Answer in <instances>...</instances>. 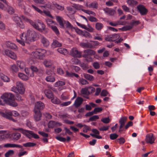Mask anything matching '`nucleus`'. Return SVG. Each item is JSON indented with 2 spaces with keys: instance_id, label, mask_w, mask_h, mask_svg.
I'll use <instances>...</instances> for the list:
<instances>
[{
  "instance_id": "obj_5",
  "label": "nucleus",
  "mask_w": 157,
  "mask_h": 157,
  "mask_svg": "<svg viewBox=\"0 0 157 157\" xmlns=\"http://www.w3.org/2000/svg\"><path fill=\"white\" fill-rule=\"evenodd\" d=\"M16 86H14L11 88V91L17 94H23L25 89L23 84L21 82L18 81L16 82Z\"/></svg>"
},
{
  "instance_id": "obj_27",
  "label": "nucleus",
  "mask_w": 157,
  "mask_h": 157,
  "mask_svg": "<svg viewBox=\"0 0 157 157\" xmlns=\"http://www.w3.org/2000/svg\"><path fill=\"white\" fill-rule=\"evenodd\" d=\"M127 119V117H121L119 121V123L120 124V128H122L124 126Z\"/></svg>"
},
{
  "instance_id": "obj_15",
  "label": "nucleus",
  "mask_w": 157,
  "mask_h": 157,
  "mask_svg": "<svg viewBox=\"0 0 157 157\" xmlns=\"http://www.w3.org/2000/svg\"><path fill=\"white\" fill-rule=\"evenodd\" d=\"M44 103L41 101H38L36 102L35 104V105L34 109V110L40 111L43 109L44 108Z\"/></svg>"
},
{
  "instance_id": "obj_6",
  "label": "nucleus",
  "mask_w": 157,
  "mask_h": 157,
  "mask_svg": "<svg viewBox=\"0 0 157 157\" xmlns=\"http://www.w3.org/2000/svg\"><path fill=\"white\" fill-rule=\"evenodd\" d=\"M95 54V52L94 51L87 49L84 50L83 54L82 56L85 58L87 61L90 62L92 60L91 56L94 55Z\"/></svg>"
},
{
  "instance_id": "obj_63",
  "label": "nucleus",
  "mask_w": 157,
  "mask_h": 157,
  "mask_svg": "<svg viewBox=\"0 0 157 157\" xmlns=\"http://www.w3.org/2000/svg\"><path fill=\"white\" fill-rule=\"evenodd\" d=\"M97 35L98 36H95L94 37V39L95 40H102V36L99 34H97Z\"/></svg>"
},
{
  "instance_id": "obj_58",
  "label": "nucleus",
  "mask_w": 157,
  "mask_h": 157,
  "mask_svg": "<svg viewBox=\"0 0 157 157\" xmlns=\"http://www.w3.org/2000/svg\"><path fill=\"white\" fill-rule=\"evenodd\" d=\"M99 117L98 115H94L91 117L89 119V120L90 121H95L96 120L98 119Z\"/></svg>"
},
{
  "instance_id": "obj_37",
  "label": "nucleus",
  "mask_w": 157,
  "mask_h": 157,
  "mask_svg": "<svg viewBox=\"0 0 157 157\" xmlns=\"http://www.w3.org/2000/svg\"><path fill=\"white\" fill-rule=\"evenodd\" d=\"M46 80L48 82H53L55 80V78L52 75H48L45 78Z\"/></svg>"
},
{
  "instance_id": "obj_39",
  "label": "nucleus",
  "mask_w": 157,
  "mask_h": 157,
  "mask_svg": "<svg viewBox=\"0 0 157 157\" xmlns=\"http://www.w3.org/2000/svg\"><path fill=\"white\" fill-rule=\"evenodd\" d=\"M104 27L102 24L100 22H97L95 24V28L98 30H101Z\"/></svg>"
},
{
  "instance_id": "obj_10",
  "label": "nucleus",
  "mask_w": 157,
  "mask_h": 157,
  "mask_svg": "<svg viewBox=\"0 0 157 157\" xmlns=\"http://www.w3.org/2000/svg\"><path fill=\"white\" fill-rule=\"evenodd\" d=\"M81 54V52L79 51L76 48H72L70 51L71 55L73 57L81 58L82 57Z\"/></svg>"
},
{
  "instance_id": "obj_54",
  "label": "nucleus",
  "mask_w": 157,
  "mask_h": 157,
  "mask_svg": "<svg viewBox=\"0 0 157 157\" xmlns=\"http://www.w3.org/2000/svg\"><path fill=\"white\" fill-rule=\"evenodd\" d=\"M8 9H7V12L8 13L10 14H12L14 13V10L13 8V7L7 4V5Z\"/></svg>"
},
{
  "instance_id": "obj_64",
  "label": "nucleus",
  "mask_w": 157,
  "mask_h": 157,
  "mask_svg": "<svg viewBox=\"0 0 157 157\" xmlns=\"http://www.w3.org/2000/svg\"><path fill=\"white\" fill-rule=\"evenodd\" d=\"M34 2L36 4H45L44 0H33Z\"/></svg>"
},
{
  "instance_id": "obj_53",
  "label": "nucleus",
  "mask_w": 157,
  "mask_h": 157,
  "mask_svg": "<svg viewBox=\"0 0 157 157\" xmlns=\"http://www.w3.org/2000/svg\"><path fill=\"white\" fill-rule=\"evenodd\" d=\"M116 142H119L120 144H123L125 142V140L123 137H121L115 140Z\"/></svg>"
},
{
  "instance_id": "obj_25",
  "label": "nucleus",
  "mask_w": 157,
  "mask_h": 157,
  "mask_svg": "<svg viewBox=\"0 0 157 157\" xmlns=\"http://www.w3.org/2000/svg\"><path fill=\"white\" fill-rule=\"evenodd\" d=\"M21 137V134L19 133L14 132L11 135L12 139L14 140H18Z\"/></svg>"
},
{
  "instance_id": "obj_29",
  "label": "nucleus",
  "mask_w": 157,
  "mask_h": 157,
  "mask_svg": "<svg viewBox=\"0 0 157 157\" xmlns=\"http://www.w3.org/2000/svg\"><path fill=\"white\" fill-rule=\"evenodd\" d=\"M43 64L46 67H50L53 64V62L50 60L45 59L43 62Z\"/></svg>"
},
{
  "instance_id": "obj_48",
  "label": "nucleus",
  "mask_w": 157,
  "mask_h": 157,
  "mask_svg": "<svg viewBox=\"0 0 157 157\" xmlns=\"http://www.w3.org/2000/svg\"><path fill=\"white\" fill-rule=\"evenodd\" d=\"M51 102L55 104H59L61 103V101L58 98L55 97L51 99Z\"/></svg>"
},
{
  "instance_id": "obj_14",
  "label": "nucleus",
  "mask_w": 157,
  "mask_h": 157,
  "mask_svg": "<svg viewBox=\"0 0 157 157\" xmlns=\"http://www.w3.org/2000/svg\"><path fill=\"white\" fill-rule=\"evenodd\" d=\"M4 53L5 55L12 59L16 60L17 59V56L16 54L11 50L8 49L5 50L4 51Z\"/></svg>"
},
{
  "instance_id": "obj_4",
  "label": "nucleus",
  "mask_w": 157,
  "mask_h": 157,
  "mask_svg": "<svg viewBox=\"0 0 157 157\" xmlns=\"http://www.w3.org/2000/svg\"><path fill=\"white\" fill-rule=\"evenodd\" d=\"M14 130L18 131L21 132L29 139L33 137L35 139L39 138V137L37 134L35 133L33 131L24 129L21 128H15Z\"/></svg>"
},
{
  "instance_id": "obj_12",
  "label": "nucleus",
  "mask_w": 157,
  "mask_h": 157,
  "mask_svg": "<svg viewBox=\"0 0 157 157\" xmlns=\"http://www.w3.org/2000/svg\"><path fill=\"white\" fill-rule=\"evenodd\" d=\"M35 28L40 32H43L45 30V26L43 22L38 20V24H36Z\"/></svg>"
},
{
  "instance_id": "obj_43",
  "label": "nucleus",
  "mask_w": 157,
  "mask_h": 157,
  "mask_svg": "<svg viewBox=\"0 0 157 157\" xmlns=\"http://www.w3.org/2000/svg\"><path fill=\"white\" fill-rule=\"evenodd\" d=\"M6 104L13 107H16L17 105V103L13 100L7 101Z\"/></svg>"
},
{
  "instance_id": "obj_13",
  "label": "nucleus",
  "mask_w": 157,
  "mask_h": 157,
  "mask_svg": "<svg viewBox=\"0 0 157 157\" xmlns=\"http://www.w3.org/2000/svg\"><path fill=\"white\" fill-rule=\"evenodd\" d=\"M155 139L153 134L150 133L146 135L145 141L147 143L152 144L154 143Z\"/></svg>"
},
{
  "instance_id": "obj_2",
  "label": "nucleus",
  "mask_w": 157,
  "mask_h": 157,
  "mask_svg": "<svg viewBox=\"0 0 157 157\" xmlns=\"http://www.w3.org/2000/svg\"><path fill=\"white\" fill-rule=\"evenodd\" d=\"M46 52L45 50L40 49L32 52L29 55L30 57L32 59L42 60L45 57L44 54Z\"/></svg>"
},
{
  "instance_id": "obj_20",
  "label": "nucleus",
  "mask_w": 157,
  "mask_h": 157,
  "mask_svg": "<svg viewBox=\"0 0 157 157\" xmlns=\"http://www.w3.org/2000/svg\"><path fill=\"white\" fill-rule=\"evenodd\" d=\"M40 42L43 46L44 47H48L50 44V42L48 40L43 36L40 37Z\"/></svg>"
},
{
  "instance_id": "obj_61",
  "label": "nucleus",
  "mask_w": 157,
  "mask_h": 157,
  "mask_svg": "<svg viewBox=\"0 0 157 157\" xmlns=\"http://www.w3.org/2000/svg\"><path fill=\"white\" fill-rule=\"evenodd\" d=\"M102 110L101 108L96 107L94 108L93 110L94 114H97L98 113L101 112Z\"/></svg>"
},
{
  "instance_id": "obj_34",
  "label": "nucleus",
  "mask_w": 157,
  "mask_h": 157,
  "mask_svg": "<svg viewBox=\"0 0 157 157\" xmlns=\"http://www.w3.org/2000/svg\"><path fill=\"white\" fill-rule=\"evenodd\" d=\"M88 89V87L82 88L81 91V94L86 95H89L90 94V92L89 91Z\"/></svg>"
},
{
  "instance_id": "obj_17",
  "label": "nucleus",
  "mask_w": 157,
  "mask_h": 157,
  "mask_svg": "<svg viewBox=\"0 0 157 157\" xmlns=\"http://www.w3.org/2000/svg\"><path fill=\"white\" fill-rule=\"evenodd\" d=\"M120 36L118 34H115L113 35H110L107 36L105 38V40L109 41H115L119 38Z\"/></svg>"
},
{
  "instance_id": "obj_11",
  "label": "nucleus",
  "mask_w": 157,
  "mask_h": 157,
  "mask_svg": "<svg viewBox=\"0 0 157 157\" xmlns=\"http://www.w3.org/2000/svg\"><path fill=\"white\" fill-rule=\"evenodd\" d=\"M13 20L20 28L21 29L24 28L25 26L22 23L23 20L21 16L20 17L18 16H15L13 18Z\"/></svg>"
},
{
  "instance_id": "obj_31",
  "label": "nucleus",
  "mask_w": 157,
  "mask_h": 157,
  "mask_svg": "<svg viewBox=\"0 0 157 157\" xmlns=\"http://www.w3.org/2000/svg\"><path fill=\"white\" fill-rule=\"evenodd\" d=\"M6 44L8 48L12 49H14L17 48V46L15 44L9 41L6 42Z\"/></svg>"
},
{
  "instance_id": "obj_55",
  "label": "nucleus",
  "mask_w": 157,
  "mask_h": 157,
  "mask_svg": "<svg viewBox=\"0 0 157 157\" xmlns=\"http://www.w3.org/2000/svg\"><path fill=\"white\" fill-rule=\"evenodd\" d=\"M53 5L56 8L62 11L64 9V7L63 6L59 5V4L54 3L53 4Z\"/></svg>"
},
{
  "instance_id": "obj_3",
  "label": "nucleus",
  "mask_w": 157,
  "mask_h": 157,
  "mask_svg": "<svg viewBox=\"0 0 157 157\" xmlns=\"http://www.w3.org/2000/svg\"><path fill=\"white\" fill-rule=\"evenodd\" d=\"M56 18L61 28H64L65 25L66 28L68 29L72 30L74 28L68 21L64 20L62 17L59 16H56Z\"/></svg>"
},
{
  "instance_id": "obj_24",
  "label": "nucleus",
  "mask_w": 157,
  "mask_h": 157,
  "mask_svg": "<svg viewBox=\"0 0 157 157\" xmlns=\"http://www.w3.org/2000/svg\"><path fill=\"white\" fill-rule=\"evenodd\" d=\"M44 92L46 97L49 99L52 98L53 97V94L50 90L45 89L44 90Z\"/></svg>"
},
{
  "instance_id": "obj_7",
  "label": "nucleus",
  "mask_w": 157,
  "mask_h": 157,
  "mask_svg": "<svg viewBox=\"0 0 157 157\" xmlns=\"http://www.w3.org/2000/svg\"><path fill=\"white\" fill-rule=\"evenodd\" d=\"M26 33L29 41H35L38 36L37 34L32 29L28 30Z\"/></svg>"
},
{
  "instance_id": "obj_45",
  "label": "nucleus",
  "mask_w": 157,
  "mask_h": 157,
  "mask_svg": "<svg viewBox=\"0 0 157 157\" xmlns=\"http://www.w3.org/2000/svg\"><path fill=\"white\" fill-rule=\"evenodd\" d=\"M17 66L21 69H23L25 67V65L24 62L19 61L17 62Z\"/></svg>"
},
{
  "instance_id": "obj_23",
  "label": "nucleus",
  "mask_w": 157,
  "mask_h": 157,
  "mask_svg": "<svg viewBox=\"0 0 157 157\" xmlns=\"http://www.w3.org/2000/svg\"><path fill=\"white\" fill-rule=\"evenodd\" d=\"M80 45L82 47L86 48H92V45L91 42H87L86 43L82 42L80 44Z\"/></svg>"
},
{
  "instance_id": "obj_60",
  "label": "nucleus",
  "mask_w": 157,
  "mask_h": 157,
  "mask_svg": "<svg viewBox=\"0 0 157 157\" xmlns=\"http://www.w3.org/2000/svg\"><path fill=\"white\" fill-rule=\"evenodd\" d=\"M93 66L96 69H98L100 67V65L97 62H94L93 63Z\"/></svg>"
},
{
  "instance_id": "obj_47",
  "label": "nucleus",
  "mask_w": 157,
  "mask_h": 157,
  "mask_svg": "<svg viewBox=\"0 0 157 157\" xmlns=\"http://www.w3.org/2000/svg\"><path fill=\"white\" fill-rule=\"evenodd\" d=\"M79 83H81L82 85H85L88 84L89 83L88 82L87 80L83 78H80L79 79Z\"/></svg>"
},
{
  "instance_id": "obj_44",
  "label": "nucleus",
  "mask_w": 157,
  "mask_h": 157,
  "mask_svg": "<svg viewBox=\"0 0 157 157\" xmlns=\"http://www.w3.org/2000/svg\"><path fill=\"white\" fill-rule=\"evenodd\" d=\"M66 82L63 81H59L56 82L54 85V86L56 87H57L60 86H62L65 85Z\"/></svg>"
},
{
  "instance_id": "obj_46",
  "label": "nucleus",
  "mask_w": 157,
  "mask_h": 157,
  "mask_svg": "<svg viewBox=\"0 0 157 157\" xmlns=\"http://www.w3.org/2000/svg\"><path fill=\"white\" fill-rule=\"evenodd\" d=\"M89 8L97 9L98 7V4L97 2H94L89 4Z\"/></svg>"
},
{
  "instance_id": "obj_16",
  "label": "nucleus",
  "mask_w": 157,
  "mask_h": 157,
  "mask_svg": "<svg viewBox=\"0 0 157 157\" xmlns=\"http://www.w3.org/2000/svg\"><path fill=\"white\" fill-rule=\"evenodd\" d=\"M137 9L141 15H146L148 12V10L144 6L139 5L137 6Z\"/></svg>"
},
{
  "instance_id": "obj_41",
  "label": "nucleus",
  "mask_w": 157,
  "mask_h": 157,
  "mask_svg": "<svg viewBox=\"0 0 157 157\" xmlns=\"http://www.w3.org/2000/svg\"><path fill=\"white\" fill-rule=\"evenodd\" d=\"M133 26L132 24L130 23V24L128 25H126L122 28V29L123 31H126L128 30H129L131 29Z\"/></svg>"
},
{
  "instance_id": "obj_59",
  "label": "nucleus",
  "mask_w": 157,
  "mask_h": 157,
  "mask_svg": "<svg viewBox=\"0 0 157 157\" xmlns=\"http://www.w3.org/2000/svg\"><path fill=\"white\" fill-rule=\"evenodd\" d=\"M92 45V48H94L95 46H97L99 44V43L97 41L90 40Z\"/></svg>"
},
{
  "instance_id": "obj_8",
  "label": "nucleus",
  "mask_w": 157,
  "mask_h": 157,
  "mask_svg": "<svg viewBox=\"0 0 157 157\" xmlns=\"http://www.w3.org/2000/svg\"><path fill=\"white\" fill-rule=\"evenodd\" d=\"M21 40L16 39L17 42L21 44L23 46L25 45V43H28L29 40L28 38V37L26 33H23L21 34L20 36Z\"/></svg>"
},
{
  "instance_id": "obj_40",
  "label": "nucleus",
  "mask_w": 157,
  "mask_h": 157,
  "mask_svg": "<svg viewBox=\"0 0 157 157\" xmlns=\"http://www.w3.org/2000/svg\"><path fill=\"white\" fill-rule=\"evenodd\" d=\"M36 144L32 142H29L23 144V146L25 147H33L36 146Z\"/></svg>"
},
{
  "instance_id": "obj_36",
  "label": "nucleus",
  "mask_w": 157,
  "mask_h": 157,
  "mask_svg": "<svg viewBox=\"0 0 157 157\" xmlns=\"http://www.w3.org/2000/svg\"><path fill=\"white\" fill-rule=\"evenodd\" d=\"M18 77L23 80H26L29 79L28 76L22 73H19L18 74Z\"/></svg>"
},
{
  "instance_id": "obj_26",
  "label": "nucleus",
  "mask_w": 157,
  "mask_h": 157,
  "mask_svg": "<svg viewBox=\"0 0 157 157\" xmlns=\"http://www.w3.org/2000/svg\"><path fill=\"white\" fill-rule=\"evenodd\" d=\"M65 76L71 78H73L74 76L77 78L79 77V76L78 74L75 73L69 72L67 71L66 72Z\"/></svg>"
},
{
  "instance_id": "obj_35",
  "label": "nucleus",
  "mask_w": 157,
  "mask_h": 157,
  "mask_svg": "<svg viewBox=\"0 0 157 157\" xmlns=\"http://www.w3.org/2000/svg\"><path fill=\"white\" fill-rule=\"evenodd\" d=\"M61 46L62 44L56 40H54L52 44V46L53 48L60 47Z\"/></svg>"
},
{
  "instance_id": "obj_32",
  "label": "nucleus",
  "mask_w": 157,
  "mask_h": 157,
  "mask_svg": "<svg viewBox=\"0 0 157 157\" xmlns=\"http://www.w3.org/2000/svg\"><path fill=\"white\" fill-rule=\"evenodd\" d=\"M0 76L1 78L3 80V81L6 82H8L10 81V78L3 73H0Z\"/></svg>"
},
{
  "instance_id": "obj_51",
  "label": "nucleus",
  "mask_w": 157,
  "mask_h": 157,
  "mask_svg": "<svg viewBox=\"0 0 157 157\" xmlns=\"http://www.w3.org/2000/svg\"><path fill=\"white\" fill-rule=\"evenodd\" d=\"M82 11L84 12L89 15L91 14L92 15H93L94 16H96L95 13L92 11L87 10H86L85 9H82Z\"/></svg>"
},
{
  "instance_id": "obj_52",
  "label": "nucleus",
  "mask_w": 157,
  "mask_h": 157,
  "mask_svg": "<svg viewBox=\"0 0 157 157\" xmlns=\"http://www.w3.org/2000/svg\"><path fill=\"white\" fill-rule=\"evenodd\" d=\"M72 6L75 8L77 10H80L83 9L82 8H83V6H82L79 5L74 4Z\"/></svg>"
},
{
  "instance_id": "obj_38",
  "label": "nucleus",
  "mask_w": 157,
  "mask_h": 157,
  "mask_svg": "<svg viewBox=\"0 0 157 157\" xmlns=\"http://www.w3.org/2000/svg\"><path fill=\"white\" fill-rule=\"evenodd\" d=\"M14 153V151L13 150H10L7 151L5 154V157H10Z\"/></svg>"
},
{
  "instance_id": "obj_19",
  "label": "nucleus",
  "mask_w": 157,
  "mask_h": 157,
  "mask_svg": "<svg viewBox=\"0 0 157 157\" xmlns=\"http://www.w3.org/2000/svg\"><path fill=\"white\" fill-rule=\"evenodd\" d=\"M62 124L53 121H50L48 123V127L49 128H53L54 127L60 126Z\"/></svg>"
},
{
  "instance_id": "obj_9",
  "label": "nucleus",
  "mask_w": 157,
  "mask_h": 157,
  "mask_svg": "<svg viewBox=\"0 0 157 157\" xmlns=\"http://www.w3.org/2000/svg\"><path fill=\"white\" fill-rule=\"evenodd\" d=\"M2 100H5L6 103L7 101L13 100L14 99V96L13 94L10 93H6L1 96Z\"/></svg>"
},
{
  "instance_id": "obj_1",
  "label": "nucleus",
  "mask_w": 157,
  "mask_h": 157,
  "mask_svg": "<svg viewBox=\"0 0 157 157\" xmlns=\"http://www.w3.org/2000/svg\"><path fill=\"white\" fill-rule=\"evenodd\" d=\"M19 115V114L18 113L15 111H11L9 110H6L4 112L0 111V116L5 118L14 122H15L16 121L13 118L12 116H13L15 117H17Z\"/></svg>"
},
{
  "instance_id": "obj_62",
  "label": "nucleus",
  "mask_w": 157,
  "mask_h": 157,
  "mask_svg": "<svg viewBox=\"0 0 157 157\" xmlns=\"http://www.w3.org/2000/svg\"><path fill=\"white\" fill-rule=\"evenodd\" d=\"M5 29V25L2 21H0V30L3 31Z\"/></svg>"
},
{
  "instance_id": "obj_57",
  "label": "nucleus",
  "mask_w": 157,
  "mask_h": 157,
  "mask_svg": "<svg viewBox=\"0 0 157 157\" xmlns=\"http://www.w3.org/2000/svg\"><path fill=\"white\" fill-rule=\"evenodd\" d=\"M46 21L47 24L50 26H51V25L52 24H53L55 23L53 21L49 18L46 19Z\"/></svg>"
},
{
  "instance_id": "obj_28",
  "label": "nucleus",
  "mask_w": 157,
  "mask_h": 157,
  "mask_svg": "<svg viewBox=\"0 0 157 157\" xmlns=\"http://www.w3.org/2000/svg\"><path fill=\"white\" fill-rule=\"evenodd\" d=\"M21 17L23 19V21L29 23L34 28H35L36 24L34 23L33 21L26 18L24 16H21Z\"/></svg>"
},
{
  "instance_id": "obj_56",
  "label": "nucleus",
  "mask_w": 157,
  "mask_h": 157,
  "mask_svg": "<svg viewBox=\"0 0 157 157\" xmlns=\"http://www.w3.org/2000/svg\"><path fill=\"white\" fill-rule=\"evenodd\" d=\"M118 136V135L115 133L111 134L109 136L110 138L112 140H114L116 139Z\"/></svg>"
},
{
  "instance_id": "obj_30",
  "label": "nucleus",
  "mask_w": 157,
  "mask_h": 157,
  "mask_svg": "<svg viewBox=\"0 0 157 157\" xmlns=\"http://www.w3.org/2000/svg\"><path fill=\"white\" fill-rule=\"evenodd\" d=\"M83 75L84 78L90 81H93L94 79V77L90 74L86 73H83Z\"/></svg>"
},
{
  "instance_id": "obj_49",
  "label": "nucleus",
  "mask_w": 157,
  "mask_h": 157,
  "mask_svg": "<svg viewBox=\"0 0 157 157\" xmlns=\"http://www.w3.org/2000/svg\"><path fill=\"white\" fill-rule=\"evenodd\" d=\"M80 66L83 70H87L89 68L88 64L87 63H81L80 64Z\"/></svg>"
},
{
  "instance_id": "obj_18",
  "label": "nucleus",
  "mask_w": 157,
  "mask_h": 157,
  "mask_svg": "<svg viewBox=\"0 0 157 157\" xmlns=\"http://www.w3.org/2000/svg\"><path fill=\"white\" fill-rule=\"evenodd\" d=\"M103 10L106 14L110 16H113L116 13L114 10L108 7L103 9Z\"/></svg>"
},
{
  "instance_id": "obj_33",
  "label": "nucleus",
  "mask_w": 157,
  "mask_h": 157,
  "mask_svg": "<svg viewBox=\"0 0 157 157\" xmlns=\"http://www.w3.org/2000/svg\"><path fill=\"white\" fill-rule=\"evenodd\" d=\"M57 51L59 53L64 55H66L68 53V52L67 49L63 48H58L57 49Z\"/></svg>"
},
{
  "instance_id": "obj_22",
  "label": "nucleus",
  "mask_w": 157,
  "mask_h": 157,
  "mask_svg": "<svg viewBox=\"0 0 157 157\" xmlns=\"http://www.w3.org/2000/svg\"><path fill=\"white\" fill-rule=\"evenodd\" d=\"M83 101V99L80 97H78L75 100L74 105L75 108H78L82 104Z\"/></svg>"
},
{
  "instance_id": "obj_50",
  "label": "nucleus",
  "mask_w": 157,
  "mask_h": 157,
  "mask_svg": "<svg viewBox=\"0 0 157 157\" xmlns=\"http://www.w3.org/2000/svg\"><path fill=\"white\" fill-rule=\"evenodd\" d=\"M51 27L56 34L58 35L59 34V32L57 28L55 26L51 25Z\"/></svg>"
},
{
  "instance_id": "obj_42",
  "label": "nucleus",
  "mask_w": 157,
  "mask_h": 157,
  "mask_svg": "<svg viewBox=\"0 0 157 157\" xmlns=\"http://www.w3.org/2000/svg\"><path fill=\"white\" fill-rule=\"evenodd\" d=\"M127 2L130 6H133L138 4V2L134 0H127Z\"/></svg>"
},
{
  "instance_id": "obj_21",
  "label": "nucleus",
  "mask_w": 157,
  "mask_h": 157,
  "mask_svg": "<svg viewBox=\"0 0 157 157\" xmlns=\"http://www.w3.org/2000/svg\"><path fill=\"white\" fill-rule=\"evenodd\" d=\"M35 114L34 116V118L35 120L36 121H39L41 119L42 116V114L40 111H37L34 110Z\"/></svg>"
}]
</instances>
